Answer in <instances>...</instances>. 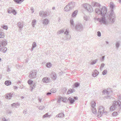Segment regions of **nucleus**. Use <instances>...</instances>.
I'll list each match as a JSON object with an SVG mask.
<instances>
[{"label": "nucleus", "instance_id": "obj_24", "mask_svg": "<svg viewBox=\"0 0 121 121\" xmlns=\"http://www.w3.org/2000/svg\"><path fill=\"white\" fill-rule=\"evenodd\" d=\"M116 108H117V107H115V106L113 105L110 107V109L111 111H113L115 110Z\"/></svg>", "mask_w": 121, "mask_h": 121}, {"label": "nucleus", "instance_id": "obj_18", "mask_svg": "<svg viewBox=\"0 0 121 121\" xmlns=\"http://www.w3.org/2000/svg\"><path fill=\"white\" fill-rule=\"evenodd\" d=\"M68 4L70 8V9H72L74 7L75 5V2H72L69 3Z\"/></svg>", "mask_w": 121, "mask_h": 121}, {"label": "nucleus", "instance_id": "obj_42", "mask_svg": "<svg viewBox=\"0 0 121 121\" xmlns=\"http://www.w3.org/2000/svg\"><path fill=\"white\" fill-rule=\"evenodd\" d=\"M11 12L14 15H15L16 13V12L14 9H12L11 10Z\"/></svg>", "mask_w": 121, "mask_h": 121}, {"label": "nucleus", "instance_id": "obj_8", "mask_svg": "<svg viewBox=\"0 0 121 121\" xmlns=\"http://www.w3.org/2000/svg\"><path fill=\"white\" fill-rule=\"evenodd\" d=\"M50 77L52 80H55L57 78L56 74L54 72H52L50 74Z\"/></svg>", "mask_w": 121, "mask_h": 121}, {"label": "nucleus", "instance_id": "obj_39", "mask_svg": "<svg viewBox=\"0 0 121 121\" xmlns=\"http://www.w3.org/2000/svg\"><path fill=\"white\" fill-rule=\"evenodd\" d=\"M118 113L117 112H113L112 114V115L113 116L116 117L118 115Z\"/></svg>", "mask_w": 121, "mask_h": 121}, {"label": "nucleus", "instance_id": "obj_30", "mask_svg": "<svg viewBox=\"0 0 121 121\" xmlns=\"http://www.w3.org/2000/svg\"><path fill=\"white\" fill-rule=\"evenodd\" d=\"M115 45L117 49H118L120 46V42L117 41L116 42V43Z\"/></svg>", "mask_w": 121, "mask_h": 121}, {"label": "nucleus", "instance_id": "obj_21", "mask_svg": "<svg viewBox=\"0 0 121 121\" xmlns=\"http://www.w3.org/2000/svg\"><path fill=\"white\" fill-rule=\"evenodd\" d=\"M78 11L77 10H75L72 13V16L73 17H75L77 15Z\"/></svg>", "mask_w": 121, "mask_h": 121}, {"label": "nucleus", "instance_id": "obj_59", "mask_svg": "<svg viewBox=\"0 0 121 121\" xmlns=\"http://www.w3.org/2000/svg\"><path fill=\"white\" fill-rule=\"evenodd\" d=\"M30 87H31L30 91H32L33 90V89L34 88H33V87H32L31 86H30Z\"/></svg>", "mask_w": 121, "mask_h": 121}, {"label": "nucleus", "instance_id": "obj_4", "mask_svg": "<svg viewBox=\"0 0 121 121\" xmlns=\"http://www.w3.org/2000/svg\"><path fill=\"white\" fill-rule=\"evenodd\" d=\"M7 44V41L5 39L2 41L0 40V51H2L4 53H5L7 50V48H4V49L3 50V49Z\"/></svg>", "mask_w": 121, "mask_h": 121}, {"label": "nucleus", "instance_id": "obj_2", "mask_svg": "<svg viewBox=\"0 0 121 121\" xmlns=\"http://www.w3.org/2000/svg\"><path fill=\"white\" fill-rule=\"evenodd\" d=\"M95 12L98 15L100 14L102 16H105L107 12V9L104 6L102 7L100 9L96 8Z\"/></svg>", "mask_w": 121, "mask_h": 121}, {"label": "nucleus", "instance_id": "obj_35", "mask_svg": "<svg viewBox=\"0 0 121 121\" xmlns=\"http://www.w3.org/2000/svg\"><path fill=\"white\" fill-rule=\"evenodd\" d=\"M33 82V81L30 79H29L27 81L28 83V84L30 85L32 84Z\"/></svg>", "mask_w": 121, "mask_h": 121}, {"label": "nucleus", "instance_id": "obj_40", "mask_svg": "<svg viewBox=\"0 0 121 121\" xmlns=\"http://www.w3.org/2000/svg\"><path fill=\"white\" fill-rule=\"evenodd\" d=\"M80 85V83L78 82H76L74 84V85L75 87H77Z\"/></svg>", "mask_w": 121, "mask_h": 121}, {"label": "nucleus", "instance_id": "obj_1", "mask_svg": "<svg viewBox=\"0 0 121 121\" xmlns=\"http://www.w3.org/2000/svg\"><path fill=\"white\" fill-rule=\"evenodd\" d=\"M110 8L112 9L111 12L110 13L108 18L109 20L112 23H114L115 21V17L113 12V9L114 7V4L112 3L110 4Z\"/></svg>", "mask_w": 121, "mask_h": 121}, {"label": "nucleus", "instance_id": "obj_51", "mask_svg": "<svg viewBox=\"0 0 121 121\" xmlns=\"http://www.w3.org/2000/svg\"><path fill=\"white\" fill-rule=\"evenodd\" d=\"M2 28L3 29H5L6 30H7L8 28V27L6 26H3Z\"/></svg>", "mask_w": 121, "mask_h": 121}, {"label": "nucleus", "instance_id": "obj_45", "mask_svg": "<svg viewBox=\"0 0 121 121\" xmlns=\"http://www.w3.org/2000/svg\"><path fill=\"white\" fill-rule=\"evenodd\" d=\"M48 116L49 115H48V113H47L43 115V118H44L46 117H48Z\"/></svg>", "mask_w": 121, "mask_h": 121}, {"label": "nucleus", "instance_id": "obj_38", "mask_svg": "<svg viewBox=\"0 0 121 121\" xmlns=\"http://www.w3.org/2000/svg\"><path fill=\"white\" fill-rule=\"evenodd\" d=\"M105 65V64L104 63H103L101 64V65L100 66V70H102L103 68L104 67Z\"/></svg>", "mask_w": 121, "mask_h": 121}, {"label": "nucleus", "instance_id": "obj_48", "mask_svg": "<svg viewBox=\"0 0 121 121\" xmlns=\"http://www.w3.org/2000/svg\"><path fill=\"white\" fill-rule=\"evenodd\" d=\"M45 107L44 106H40L39 108V110H42Z\"/></svg>", "mask_w": 121, "mask_h": 121}, {"label": "nucleus", "instance_id": "obj_22", "mask_svg": "<svg viewBox=\"0 0 121 121\" xmlns=\"http://www.w3.org/2000/svg\"><path fill=\"white\" fill-rule=\"evenodd\" d=\"M64 114L63 113H59L56 116V117H62L64 116Z\"/></svg>", "mask_w": 121, "mask_h": 121}, {"label": "nucleus", "instance_id": "obj_34", "mask_svg": "<svg viewBox=\"0 0 121 121\" xmlns=\"http://www.w3.org/2000/svg\"><path fill=\"white\" fill-rule=\"evenodd\" d=\"M97 61L98 60L97 59L95 60H93L91 63V64L92 65H94L96 63Z\"/></svg>", "mask_w": 121, "mask_h": 121}, {"label": "nucleus", "instance_id": "obj_60", "mask_svg": "<svg viewBox=\"0 0 121 121\" xmlns=\"http://www.w3.org/2000/svg\"><path fill=\"white\" fill-rule=\"evenodd\" d=\"M107 92V90H105L103 91V93L104 94H105V93H106V92Z\"/></svg>", "mask_w": 121, "mask_h": 121}, {"label": "nucleus", "instance_id": "obj_16", "mask_svg": "<svg viewBox=\"0 0 121 121\" xmlns=\"http://www.w3.org/2000/svg\"><path fill=\"white\" fill-rule=\"evenodd\" d=\"M20 105V103H14L11 104V105L12 108H14V107L17 108V107H19Z\"/></svg>", "mask_w": 121, "mask_h": 121}, {"label": "nucleus", "instance_id": "obj_55", "mask_svg": "<svg viewBox=\"0 0 121 121\" xmlns=\"http://www.w3.org/2000/svg\"><path fill=\"white\" fill-rule=\"evenodd\" d=\"M30 10L31 11L32 13H33L34 12V10L33 9V7H32L31 8Z\"/></svg>", "mask_w": 121, "mask_h": 121}, {"label": "nucleus", "instance_id": "obj_32", "mask_svg": "<svg viewBox=\"0 0 121 121\" xmlns=\"http://www.w3.org/2000/svg\"><path fill=\"white\" fill-rule=\"evenodd\" d=\"M91 104L92 107L93 108H95L94 107L95 106L96 103L94 101H92L91 102Z\"/></svg>", "mask_w": 121, "mask_h": 121}, {"label": "nucleus", "instance_id": "obj_7", "mask_svg": "<svg viewBox=\"0 0 121 121\" xmlns=\"http://www.w3.org/2000/svg\"><path fill=\"white\" fill-rule=\"evenodd\" d=\"M36 71L35 70H33L30 72L28 77L30 79H34L36 78Z\"/></svg>", "mask_w": 121, "mask_h": 121}, {"label": "nucleus", "instance_id": "obj_11", "mask_svg": "<svg viewBox=\"0 0 121 121\" xmlns=\"http://www.w3.org/2000/svg\"><path fill=\"white\" fill-rule=\"evenodd\" d=\"M121 104V102L119 101H115L114 102L113 105L115 106V107H117L118 106V107L120 106Z\"/></svg>", "mask_w": 121, "mask_h": 121}, {"label": "nucleus", "instance_id": "obj_43", "mask_svg": "<svg viewBox=\"0 0 121 121\" xmlns=\"http://www.w3.org/2000/svg\"><path fill=\"white\" fill-rule=\"evenodd\" d=\"M107 71L106 70H104L102 72V74L103 75H104L106 74L107 73Z\"/></svg>", "mask_w": 121, "mask_h": 121}, {"label": "nucleus", "instance_id": "obj_49", "mask_svg": "<svg viewBox=\"0 0 121 121\" xmlns=\"http://www.w3.org/2000/svg\"><path fill=\"white\" fill-rule=\"evenodd\" d=\"M69 32L66 29V30L64 32V34L65 35H67V34H69Z\"/></svg>", "mask_w": 121, "mask_h": 121}, {"label": "nucleus", "instance_id": "obj_25", "mask_svg": "<svg viewBox=\"0 0 121 121\" xmlns=\"http://www.w3.org/2000/svg\"><path fill=\"white\" fill-rule=\"evenodd\" d=\"M11 82L10 81H6L4 82V84L7 86H9L11 84Z\"/></svg>", "mask_w": 121, "mask_h": 121}, {"label": "nucleus", "instance_id": "obj_5", "mask_svg": "<svg viewBox=\"0 0 121 121\" xmlns=\"http://www.w3.org/2000/svg\"><path fill=\"white\" fill-rule=\"evenodd\" d=\"M75 28L76 31H81L83 30V26L81 23H78L76 24Z\"/></svg>", "mask_w": 121, "mask_h": 121}, {"label": "nucleus", "instance_id": "obj_19", "mask_svg": "<svg viewBox=\"0 0 121 121\" xmlns=\"http://www.w3.org/2000/svg\"><path fill=\"white\" fill-rule=\"evenodd\" d=\"M43 24L45 25H47L49 22V21L48 19H45L43 20L42 21Z\"/></svg>", "mask_w": 121, "mask_h": 121}, {"label": "nucleus", "instance_id": "obj_62", "mask_svg": "<svg viewBox=\"0 0 121 121\" xmlns=\"http://www.w3.org/2000/svg\"><path fill=\"white\" fill-rule=\"evenodd\" d=\"M74 98L76 100H77L78 99V97H74Z\"/></svg>", "mask_w": 121, "mask_h": 121}, {"label": "nucleus", "instance_id": "obj_9", "mask_svg": "<svg viewBox=\"0 0 121 121\" xmlns=\"http://www.w3.org/2000/svg\"><path fill=\"white\" fill-rule=\"evenodd\" d=\"M47 12H44L43 11H41L39 12V16L41 17H46L47 16Z\"/></svg>", "mask_w": 121, "mask_h": 121}, {"label": "nucleus", "instance_id": "obj_44", "mask_svg": "<svg viewBox=\"0 0 121 121\" xmlns=\"http://www.w3.org/2000/svg\"><path fill=\"white\" fill-rule=\"evenodd\" d=\"M92 112L93 113L95 114L96 113V110L95 108H93L92 109Z\"/></svg>", "mask_w": 121, "mask_h": 121}, {"label": "nucleus", "instance_id": "obj_64", "mask_svg": "<svg viewBox=\"0 0 121 121\" xmlns=\"http://www.w3.org/2000/svg\"><path fill=\"white\" fill-rule=\"evenodd\" d=\"M3 121H7V119L5 118H4L3 119Z\"/></svg>", "mask_w": 121, "mask_h": 121}, {"label": "nucleus", "instance_id": "obj_46", "mask_svg": "<svg viewBox=\"0 0 121 121\" xmlns=\"http://www.w3.org/2000/svg\"><path fill=\"white\" fill-rule=\"evenodd\" d=\"M112 97L110 96H104V98L107 99H111L112 98Z\"/></svg>", "mask_w": 121, "mask_h": 121}, {"label": "nucleus", "instance_id": "obj_41", "mask_svg": "<svg viewBox=\"0 0 121 121\" xmlns=\"http://www.w3.org/2000/svg\"><path fill=\"white\" fill-rule=\"evenodd\" d=\"M36 46V43L35 42H33L32 44V47H33V48H35Z\"/></svg>", "mask_w": 121, "mask_h": 121}, {"label": "nucleus", "instance_id": "obj_31", "mask_svg": "<svg viewBox=\"0 0 121 121\" xmlns=\"http://www.w3.org/2000/svg\"><path fill=\"white\" fill-rule=\"evenodd\" d=\"M65 31L63 29H61L60 30L58 31L57 32V35L60 34H61L63 33Z\"/></svg>", "mask_w": 121, "mask_h": 121}, {"label": "nucleus", "instance_id": "obj_33", "mask_svg": "<svg viewBox=\"0 0 121 121\" xmlns=\"http://www.w3.org/2000/svg\"><path fill=\"white\" fill-rule=\"evenodd\" d=\"M36 21L35 20H32V26L33 27H35V25L36 24Z\"/></svg>", "mask_w": 121, "mask_h": 121}, {"label": "nucleus", "instance_id": "obj_63", "mask_svg": "<svg viewBox=\"0 0 121 121\" xmlns=\"http://www.w3.org/2000/svg\"><path fill=\"white\" fill-rule=\"evenodd\" d=\"M8 13L10 14L12 13L11 11H10L8 10Z\"/></svg>", "mask_w": 121, "mask_h": 121}, {"label": "nucleus", "instance_id": "obj_54", "mask_svg": "<svg viewBox=\"0 0 121 121\" xmlns=\"http://www.w3.org/2000/svg\"><path fill=\"white\" fill-rule=\"evenodd\" d=\"M27 112V110L26 109H25L23 111V113H24V115H26V114L27 113H26V112Z\"/></svg>", "mask_w": 121, "mask_h": 121}, {"label": "nucleus", "instance_id": "obj_47", "mask_svg": "<svg viewBox=\"0 0 121 121\" xmlns=\"http://www.w3.org/2000/svg\"><path fill=\"white\" fill-rule=\"evenodd\" d=\"M97 35L99 37H100L101 36V33L99 31L97 32Z\"/></svg>", "mask_w": 121, "mask_h": 121}, {"label": "nucleus", "instance_id": "obj_37", "mask_svg": "<svg viewBox=\"0 0 121 121\" xmlns=\"http://www.w3.org/2000/svg\"><path fill=\"white\" fill-rule=\"evenodd\" d=\"M51 63H47L46 65V66L48 68H49L51 66Z\"/></svg>", "mask_w": 121, "mask_h": 121}, {"label": "nucleus", "instance_id": "obj_20", "mask_svg": "<svg viewBox=\"0 0 121 121\" xmlns=\"http://www.w3.org/2000/svg\"><path fill=\"white\" fill-rule=\"evenodd\" d=\"M71 9H70V7L68 4L64 8V10L66 12H68Z\"/></svg>", "mask_w": 121, "mask_h": 121}, {"label": "nucleus", "instance_id": "obj_15", "mask_svg": "<svg viewBox=\"0 0 121 121\" xmlns=\"http://www.w3.org/2000/svg\"><path fill=\"white\" fill-rule=\"evenodd\" d=\"M71 38V36L69 34L65 35L64 38H63L64 40H69Z\"/></svg>", "mask_w": 121, "mask_h": 121}, {"label": "nucleus", "instance_id": "obj_26", "mask_svg": "<svg viewBox=\"0 0 121 121\" xmlns=\"http://www.w3.org/2000/svg\"><path fill=\"white\" fill-rule=\"evenodd\" d=\"M70 23L71 25V26L72 27H73L74 26V21L73 19L72 18L70 19Z\"/></svg>", "mask_w": 121, "mask_h": 121}, {"label": "nucleus", "instance_id": "obj_50", "mask_svg": "<svg viewBox=\"0 0 121 121\" xmlns=\"http://www.w3.org/2000/svg\"><path fill=\"white\" fill-rule=\"evenodd\" d=\"M51 91L52 92L55 93L56 92V91L55 89L53 88L51 90Z\"/></svg>", "mask_w": 121, "mask_h": 121}, {"label": "nucleus", "instance_id": "obj_6", "mask_svg": "<svg viewBox=\"0 0 121 121\" xmlns=\"http://www.w3.org/2000/svg\"><path fill=\"white\" fill-rule=\"evenodd\" d=\"M83 7L85 9L90 13H91L93 11V10L91 6L89 4H84L83 5Z\"/></svg>", "mask_w": 121, "mask_h": 121}, {"label": "nucleus", "instance_id": "obj_29", "mask_svg": "<svg viewBox=\"0 0 121 121\" xmlns=\"http://www.w3.org/2000/svg\"><path fill=\"white\" fill-rule=\"evenodd\" d=\"M75 91L74 89H70L68 90L67 92L68 94H69L74 92Z\"/></svg>", "mask_w": 121, "mask_h": 121}, {"label": "nucleus", "instance_id": "obj_52", "mask_svg": "<svg viewBox=\"0 0 121 121\" xmlns=\"http://www.w3.org/2000/svg\"><path fill=\"white\" fill-rule=\"evenodd\" d=\"M84 20L86 21H87L88 20V18L87 16H85L84 17Z\"/></svg>", "mask_w": 121, "mask_h": 121}, {"label": "nucleus", "instance_id": "obj_56", "mask_svg": "<svg viewBox=\"0 0 121 121\" xmlns=\"http://www.w3.org/2000/svg\"><path fill=\"white\" fill-rule=\"evenodd\" d=\"M67 98H65L63 100V102H66L67 101Z\"/></svg>", "mask_w": 121, "mask_h": 121}, {"label": "nucleus", "instance_id": "obj_28", "mask_svg": "<svg viewBox=\"0 0 121 121\" xmlns=\"http://www.w3.org/2000/svg\"><path fill=\"white\" fill-rule=\"evenodd\" d=\"M99 72L97 70L95 71L93 74V76L95 77L97 76Z\"/></svg>", "mask_w": 121, "mask_h": 121}, {"label": "nucleus", "instance_id": "obj_36", "mask_svg": "<svg viewBox=\"0 0 121 121\" xmlns=\"http://www.w3.org/2000/svg\"><path fill=\"white\" fill-rule=\"evenodd\" d=\"M4 33L3 32H0V38H4Z\"/></svg>", "mask_w": 121, "mask_h": 121}, {"label": "nucleus", "instance_id": "obj_53", "mask_svg": "<svg viewBox=\"0 0 121 121\" xmlns=\"http://www.w3.org/2000/svg\"><path fill=\"white\" fill-rule=\"evenodd\" d=\"M105 57V56H102V58L101 59H100V60L102 61H103L104 60V58Z\"/></svg>", "mask_w": 121, "mask_h": 121}, {"label": "nucleus", "instance_id": "obj_58", "mask_svg": "<svg viewBox=\"0 0 121 121\" xmlns=\"http://www.w3.org/2000/svg\"><path fill=\"white\" fill-rule=\"evenodd\" d=\"M107 113V112L106 111L104 112V111L102 112V114H106Z\"/></svg>", "mask_w": 121, "mask_h": 121}, {"label": "nucleus", "instance_id": "obj_3", "mask_svg": "<svg viewBox=\"0 0 121 121\" xmlns=\"http://www.w3.org/2000/svg\"><path fill=\"white\" fill-rule=\"evenodd\" d=\"M105 16H103V17L101 18H98L97 19V20L98 21H99V22L105 25H107L109 23H112L109 20L108 17H109V15H108L107 20L106 19Z\"/></svg>", "mask_w": 121, "mask_h": 121}, {"label": "nucleus", "instance_id": "obj_57", "mask_svg": "<svg viewBox=\"0 0 121 121\" xmlns=\"http://www.w3.org/2000/svg\"><path fill=\"white\" fill-rule=\"evenodd\" d=\"M51 92H48L46 93V95L47 96H48L49 95H51Z\"/></svg>", "mask_w": 121, "mask_h": 121}, {"label": "nucleus", "instance_id": "obj_61", "mask_svg": "<svg viewBox=\"0 0 121 121\" xmlns=\"http://www.w3.org/2000/svg\"><path fill=\"white\" fill-rule=\"evenodd\" d=\"M36 86V85L35 83H34L33 84V86H32V87H33V88H34Z\"/></svg>", "mask_w": 121, "mask_h": 121}, {"label": "nucleus", "instance_id": "obj_14", "mask_svg": "<svg viewBox=\"0 0 121 121\" xmlns=\"http://www.w3.org/2000/svg\"><path fill=\"white\" fill-rule=\"evenodd\" d=\"M91 4L92 5L93 7H100V4L97 2H92Z\"/></svg>", "mask_w": 121, "mask_h": 121}, {"label": "nucleus", "instance_id": "obj_17", "mask_svg": "<svg viewBox=\"0 0 121 121\" xmlns=\"http://www.w3.org/2000/svg\"><path fill=\"white\" fill-rule=\"evenodd\" d=\"M69 102L71 104H72L75 102V100L71 97H69L68 98Z\"/></svg>", "mask_w": 121, "mask_h": 121}, {"label": "nucleus", "instance_id": "obj_12", "mask_svg": "<svg viewBox=\"0 0 121 121\" xmlns=\"http://www.w3.org/2000/svg\"><path fill=\"white\" fill-rule=\"evenodd\" d=\"M42 81L44 83H48L50 81V80L49 78L45 77L43 78L42 79Z\"/></svg>", "mask_w": 121, "mask_h": 121}, {"label": "nucleus", "instance_id": "obj_23", "mask_svg": "<svg viewBox=\"0 0 121 121\" xmlns=\"http://www.w3.org/2000/svg\"><path fill=\"white\" fill-rule=\"evenodd\" d=\"M18 26L19 28L20 29H21L23 27V24L21 23L20 22H18L17 23Z\"/></svg>", "mask_w": 121, "mask_h": 121}, {"label": "nucleus", "instance_id": "obj_13", "mask_svg": "<svg viewBox=\"0 0 121 121\" xmlns=\"http://www.w3.org/2000/svg\"><path fill=\"white\" fill-rule=\"evenodd\" d=\"M13 95H14V94L13 92L7 94L6 95V98L8 99H10Z\"/></svg>", "mask_w": 121, "mask_h": 121}, {"label": "nucleus", "instance_id": "obj_27", "mask_svg": "<svg viewBox=\"0 0 121 121\" xmlns=\"http://www.w3.org/2000/svg\"><path fill=\"white\" fill-rule=\"evenodd\" d=\"M24 0H13V1L17 4H21L22 2Z\"/></svg>", "mask_w": 121, "mask_h": 121}, {"label": "nucleus", "instance_id": "obj_10", "mask_svg": "<svg viewBox=\"0 0 121 121\" xmlns=\"http://www.w3.org/2000/svg\"><path fill=\"white\" fill-rule=\"evenodd\" d=\"M104 110V108L102 106H100L99 107L98 113L101 116L102 115L103 112Z\"/></svg>", "mask_w": 121, "mask_h": 121}]
</instances>
